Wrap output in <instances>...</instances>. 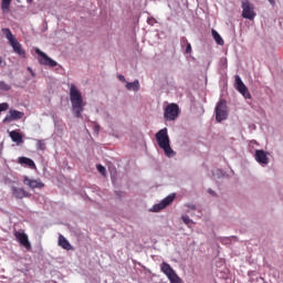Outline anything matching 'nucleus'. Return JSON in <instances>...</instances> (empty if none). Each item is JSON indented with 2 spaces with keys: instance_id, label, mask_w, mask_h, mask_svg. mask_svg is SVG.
Wrapping results in <instances>:
<instances>
[{
  "instance_id": "cd10ccee",
  "label": "nucleus",
  "mask_w": 283,
  "mask_h": 283,
  "mask_svg": "<svg viewBox=\"0 0 283 283\" xmlns=\"http://www.w3.org/2000/svg\"><path fill=\"white\" fill-rule=\"evenodd\" d=\"M0 67H6V60L0 56Z\"/></svg>"
},
{
  "instance_id": "1a4fd4ad",
  "label": "nucleus",
  "mask_w": 283,
  "mask_h": 283,
  "mask_svg": "<svg viewBox=\"0 0 283 283\" xmlns=\"http://www.w3.org/2000/svg\"><path fill=\"white\" fill-rule=\"evenodd\" d=\"M14 238L17 239L19 244H21V247H24V249H27V251H32V244L30 243V240L28 239V234H25V232L15 231Z\"/></svg>"
},
{
  "instance_id": "a211bd4d",
  "label": "nucleus",
  "mask_w": 283,
  "mask_h": 283,
  "mask_svg": "<svg viewBox=\"0 0 283 283\" xmlns=\"http://www.w3.org/2000/svg\"><path fill=\"white\" fill-rule=\"evenodd\" d=\"M12 193H13L14 198H18L19 200L30 197V193H28V191H25L22 188H13Z\"/></svg>"
},
{
  "instance_id": "aec40b11",
  "label": "nucleus",
  "mask_w": 283,
  "mask_h": 283,
  "mask_svg": "<svg viewBox=\"0 0 283 283\" xmlns=\"http://www.w3.org/2000/svg\"><path fill=\"white\" fill-rule=\"evenodd\" d=\"M212 36L218 45H224V40L220 35V33H218V31H216V29H212Z\"/></svg>"
},
{
  "instance_id": "6e6552de",
  "label": "nucleus",
  "mask_w": 283,
  "mask_h": 283,
  "mask_svg": "<svg viewBox=\"0 0 283 283\" xmlns=\"http://www.w3.org/2000/svg\"><path fill=\"white\" fill-rule=\"evenodd\" d=\"M35 54H38L40 65H45L46 67H56V65H59L56 61L48 56V54H45V52L41 51L39 48L35 49Z\"/></svg>"
},
{
  "instance_id": "0eeeda50",
  "label": "nucleus",
  "mask_w": 283,
  "mask_h": 283,
  "mask_svg": "<svg viewBox=\"0 0 283 283\" xmlns=\"http://www.w3.org/2000/svg\"><path fill=\"white\" fill-rule=\"evenodd\" d=\"M180 116V107L178 104H169L164 109L165 120H176Z\"/></svg>"
},
{
  "instance_id": "2eb2a0df",
  "label": "nucleus",
  "mask_w": 283,
  "mask_h": 283,
  "mask_svg": "<svg viewBox=\"0 0 283 283\" xmlns=\"http://www.w3.org/2000/svg\"><path fill=\"white\" fill-rule=\"evenodd\" d=\"M57 244L61 247V249H64V251H74L72 243H70V241H67L63 234L59 235Z\"/></svg>"
},
{
  "instance_id": "393cba45",
  "label": "nucleus",
  "mask_w": 283,
  "mask_h": 283,
  "mask_svg": "<svg viewBox=\"0 0 283 283\" xmlns=\"http://www.w3.org/2000/svg\"><path fill=\"white\" fill-rule=\"evenodd\" d=\"M181 219L185 224H193V220H191L189 216H182Z\"/></svg>"
},
{
  "instance_id": "2f4dec72",
  "label": "nucleus",
  "mask_w": 283,
  "mask_h": 283,
  "mask_svg": "<svg viewBox=\"0 0 283 283\" xmlns=\"http://www.w3.org/2000/svg\"><path fill=\"white\" fill-rule=\"evenodd\" d=\"M28 1V3H32V1H34V0H27Z\"/></svg>"
},
{
  "instance_id": "bb28decb",
  "label": "nucleus",
  "mask_w": 283,
  "mask_h": 283,
  "mask_svg": "<svg viewBox=\"0 0 283 283\" xmlns=\"http://www.w3.org/2000/svg\"><path fill=\"white\" fill-rule=\"evenodd\" d=\"M97 171L102 174V176H105L106 169L103 165H97Z\"/></svg>"
},
{
  "instance_id": "5701e85b",
  "label": "nucleus",
  "mask_w": 283,
  "mask_h": 283,
  "mask_svg": "<svg viewBox=\"0 0 283 283\" xmlns=\"http://www.w3.org/2000/svg\"><path fill=\"white\" fill-rule=\"evenodd\" d=\"M36 149H39L40 151H45L46 147L45 142L43 139L36 140Z\"/></svg>"
},
{
  "instance_id": "9b49d317",
  "label": "nucleus",
  "mask_w": 283,
  "mask_h": 283,
  "mask_svg": "<svg viewBox=\"0 0 283 283\" xmlns=\"http://www.w3.org/2000/svg\"><path fill=\"white\" fill-rule=\"evenodd\" d=\"M235 87L243 97L251 98V93L247 85H244V82H242V78H240V75H235Z\"/></svg>"
},
{
  "instance_id": "20e7f679",
  "label": "nucleus",
  "mask_w": 283,
  "mask_h": 283,
  "mask_svg": "<svg viewBox=\"0 0 283 283\" xmlns=\"http://www.w3.org/2000/svg\"><path fill=\"white\" fill-rule=\"evenodd\" d=\"M160 271H161V273H165V275L168 277L170 283H182V279H180V276H178V274L176 273L174 268H171V265H169V263L163 262L160 264Z\"/></svg>"
},
{
  "instance_id": "473e14b6",
  "label": "nucleus",
  "mask_w": 283,
  "mask_h": 283,
  "mask_svg": "<svg viewBox=\"0 0 283 283\" xmlns=\"http://www.w3.org/2000/svg\"><path fill=\"white\" fill-rule=\"evenodd\" d=\"M209 193H214L213 190L209 189Z\"/></svg>"
},
{
  "instance_id": "7c9ffc66",
  "label": "nucleus",
  "mask_w": 283,
  "mask_h": 283,
  "mask_svg": "<svg viewBox=\"0 0 283 283\" xmlns=\"http://www.w3.org/2000/svg\"><path fill=\"white\" fill-rule=\"evenodd\" d=\"M190 209L195 210V209H196V206H190Z\"/></svg>"
},
{
  "instance_id": "4468645a",
  "label": "nucleus",
  "mask_w": 283,
  "mask_h": 283,
  "mask_svg": "<svg viewBox=\"0 0 283 283\" xmlns=\"http://www.w3.org/2000/svg\"><path fill=\"white\" fill-rule=\"evenodd\" d=\"M254 158L259 165H266L269 163V156L266 155V151L262 149L255 150Z\"/></svg>"
},
{
  "instance_id": "f03ea898",
  "label": "nucleus",
  "mask_w": 283,
  "mask_h": 283,
  "mask_svg": "<svg viewBox=\"0 0 283 283\" xmlns=\"http://www.w3.org/2000/svg\"><path fill=\"white\" fill-rule=\"evenodd\" d=\"M155 138L157 140L158 147L164 150V154L168 158H172V156H176V151H174V149L171 148L169 132L167 130V128H163L158 133H156Z\"/></svg>"
},
{
  "instance_id": "ddd939ff",
  "label": "nucleus",
  "mask_w": 283,
  "mask_h": 283,
  "mask_svg": "<svg viewBox=\"0 0 283 283\" xmlns=\"http://www.w3.org/2000/svg\"><path fill=\"white\" fill-rule=\"evenodd\" d=\"M23 112L17 109H10L9 114L3 118V123H12V120H21L23 118Z\"/></svg>"
},
{
  "instance_id": "f257e3e1",
  "label": "nucleus",
  "mask_w": 283,
  "mask_h": 283,
  "mask_svg": "<svg viewBox=\"0 0 283 283\" xmlns=\"http://www.w3.org/2000/svg\"><path fill=\"white\" fill-rule=\"evenodd\" d=\"M70 101L72 104L73 114H75V118H82L83 112L85 109V102L83 101V95L76 85H70Z\"/></svg>"
},
{
  "instance_id": "39448f33",
  "label": "nucleus",
  "mask_w": 283,
  "mask_h": 283,
  "mask_svg": "<svg viewBox=\"0 0 283 283\" xmlns=\"http://www.w3.org/2000/svg\"><path fill=\"white\" fill-rule=\"evenodd\" d=\"M242 8V18L248 19L249 21H253L255 17H258V13H255V7L250 3L249 0H243L241 3Z\"/></svg>"
},
{
  "instance_id": "b1692460",
  "label": "nucleus",
  "mask_w": 283,
  "mask_h": 283,
  "mask_svg": "<svg viewBox=\"0 0 283 283\" xmlns=\"http://www.w3.org/2000/svg\"><path fill=\"white\" fill-rule=\"evenodd\" d=\"M184 43H186V54H191V43L186 38H184Z\"/></svg>"
},
{
  "instance_id": "a878e982",
  "label": "nucleus",
  "mask_w": 283,
  "mask_h": 283,
  "mask_svg": "<svg viewBox=\"0 0 283 283\" xmlns=\"http://www.w3.org/2000/svg\"><path fill=\"white\" fill-rule=\"evenodd\" d=\"M9 108H10V105L8 103H1L0 104V114H1V112H8Z\"/></svg>"
},
{
  "instance_id": "9d476101",
  "label": "nucleus",
  "mask_w": 283,
  "mask_h": 283,
  "mask_svg": "<svg viewBox=\"0 0 283 283\" xmlns=\"http://www.w3.org/2000/svg\"><path fill=\"white\" fill-rule=\"evenodd\" d=\"M175 199H176L175 193L167 196L160 203L155 205L151 211H154L155 213H158V211H163V209H166V207H169V205H171Z\"/></svg>"
},
{
  "instance_id": "dca6fc26",
  "label": "nucleus",
  "mask_w": 283,
  "mask_h": 283,
  "mask_svg": "<svg viewBox=\"0 0 283 283\" xmlns=\"http://www.w3.org/2000/svg\"><path fill=\"white\" fill-rule=\"evenodd\" d=\"M18 164L24 165L25 167H29V169H36V164H34V160L28 157H19Z\"/></svg>"
},
{
  "instance_id": "4be33fe9",
  "label": "nucleus",
  "mask_w": 283,
  "mask_h": 283,
  "mask_svg": "<svg viewBox=\"0 0 283 283\" xmlns=\"http://www.w3.org/2000/svg\"><path fill=\"white\" fill-rule=\"evenodd\" d=\"M12 90V86L10 84L1 81L0 82V92H10Z\"/></svg>"
},
{
  "instance_id": "f3484780",
  "label": "nucleus",
  "mask_w": 283,
  "mask_h": 283,
  "mask_svg": "<svg viewBox=\"0 0 283 283\" xmlns=\"http://www.w3.org/2000/svg\"><path fill=\"white\" fill-rule=\"evenodd\" d=\"M9 136L13 143H17V145H23V135H21V133L11 130Z\"/></svg>"
},
{
  "instance_id": "7ed1b4c3",
  "label": "nucleus",
  "mask_w": 283,
  "mask_h": 283,
  "mask_svg": "<svg viewBox=\"0 0 283 283\" xmlns=\"http://www.w3.org/2000/svg\"><path fill=\"white\" fill-rule=\"evenodd\" d=\"M2 33L9 41L11 48L13 49V52H15V54H19V56H22V59H25V50H23V46L21 45V43H19L17 36L12 34V31H10V29H2Z\"/></svg>"
},
{
  "instance_id": "423d86ee",
  "label": "nucleus",
  "mask_w": 283,
  "mask_h": 283,
  "mask_svg": "<svg viewBox=\"0 0 283 283\" xmlns=\"http://www.w3.org/2000/svg\"><path fill=\"white\" fill-rule=\"evenodd\" d=\"M229 118V113L227 112V101L220 99L216 106V120L217 123H222Z\"/></svg>"
},
{
  "instance_id": "c756f323",
  "label": "nucleus",
  "mask_w": 283,
  "mask_h": 283,
  "mask_svg": "<svg viewBox=\"0 0 283 283\" xmlns=\"http://www.w3.org/2000/svg\"><path fill=\"white\" fill-rule=\"evenodd\" d=\"M98 126L97 127H95V130H94V133L96 134V136H98Z\"/></svg>"
},
{
  "instance_id": "c85d7f7f",
  "label": "nucleus",
  "mask_w": 283,
  "mask_h": 283,
  "mask_svg": "<svg viewBox=\"0 0 283 283\" xmlns=\"http://www.w3.org/2000/svg\"><path fill=\"white\" fill-rule=\"evenodd\" d=\"M118 78H119V81H122V83H125V81H126L123 75H118Z\"/></svg>"
},
{
  "instance_id": "f8f14e48",
  "label": "nucleus",
  "mask_w": 283,
  "mask_h": 283,
  "mask_svg": "<svg viewBox=\"0 0 283 283\" xmlns=\"http://www.w3.org/2000/svg\"><path fill=\"white\" fill-rule=\"evenodd\" d=\"M23 182L30 189H43V187H45V184H43L41 179H30L28 176L23 177Z\"/></svg>"
},
{
  "instance_id": "6ab92c4d",
  "label": "nucleus",
  "mask_w": 283,
  "mask_h": 283,
  "mask_svg": "<svg viewBox=\"0 0 283 283\" xmlns=\"http://www.w3.org/2000/svg\"><path fill=\"white\" fill-rule=\"evenodd\" d=\"M126 90H129L133 92H138L140 90V83L138 82V80H136L134 82H128L126 84Z\"/></svg>"
},
{
  "instance_id": "412c9836",
  "label": "nucleus",
  "mask_w": 283,
  "mask_h": 283,
  "mask_svg": "<svg viewBox=\"0 0 283 283\" xmlns=\"http://www.w3.org/2000/svg\"><path fill=\"white\" fill-rule=\"evenodd\" d=\"M11 3H12V0H1V10L3 12H10Z\"/></svg>"
}]
</instances>
